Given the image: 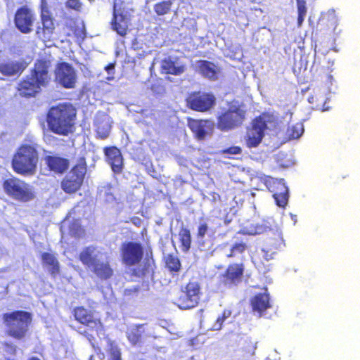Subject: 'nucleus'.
<instances>
[{"mask_svg":"<svg viewBox=\"0 0 360 360\" xmlns=\"http://www.w3.org/2000/svg\"><path fill=\"white\" fill-rule=\"evenodd\" d=\"M51 60L46 58L37 59L29 75L22 77L17 84L16 90L20 97L31 98L39 94L43 88L51 82Z\"/></svg>","mask_w":360,"mask_h":360,"instance_id":"f257e3e1","label":"nucleus"},{"mask_svg":"<svg viewBox=\"0 0 360 360\" xmlns=\"http://www.w3.org/2000/svg\"><path fill=\"white\" fill-rule=\"evenodd\" d=\"M77 109L68 102L51 106L46 115L49 129L59 136H68L75 129Z\"/></svg>","mask_w":360,"mask_h":360,"instance_id":"f03ea898","label":"nucleus"},{"mask_svg":"<svg viewBox=\"0 0 360 360\" xmlns=\"http://www.w3.org/2000/svg\"><path fill=\"white\" fill-rule=\"evenodd\" d=\"M3 323L6 327L5 333L15 340H24L29 335L32 322V315L24 310H15L2 315Z\"/></svg>","mask_w":360,"mask_h":360,"instance_id":"7ed1b4c3","label":"nucleus"},{"mask_svg":"<svg viewBox=\"0 0 360 360\" xmlns=\"http://www.w3.org/2000/svg\"><path fill=\"white\" fill-rule=\"evenodd\" d=\"M39 155L37 148L30 144H22L14 153L11 166L13 170L22 176H32L37 169Z\"/></svg>","mask_w":360,"mask_h":360,"instance_id":"20e7f679","label":"nucleus"},{"mask_svg":"<svg viewBox=\"0 0 360 360\" xmlns=\"http://www.w3.org/2000/svg\"><path fill=\"white\" fill-rule=\"evenodd\" d=\"M97 247L89 245L82 249L79 254V259L82 264L101 281H108L114 275V269L108 259L101 260L95 254Z\"/></svg>","mask_w":360,"mask_h":360,"instance_id":"39448f33","label":"nucleus"},{"mask_svg":"<svg viewBox=\"0 0 360 360\" xmlns=\"http://www.w3.org/2000/svg\"><path fill=\"white\" fill-rule=\"evenodd\" d=\"M72 314L77 323L86 328L83 335L89 341L94 339V337L89 332L94 331L97 335H99L105 331V326L101 317L96 316L94 310L89 309L84 306H77L73 308Z\"/></svg>","mask_w":360,"mask_h":360,"instance_id":"423d86ee","label":"nucleus"},{"mask_svg":"<svg viewBox=\"0 0 360 360\" xmlns=\"http://www.w3.org/2000/svg\"><path fill=\"white\" fill-rule=\"evenodd\" d=\"M246 111L238 102L228 103L227 108L223 109L217 118V127L222 131H228L240 127L245 121Z\"/></svg>","mask_w":360,"mask_h":360,"instance_id":"0eeeda50","label":"nucleus"},{"mask_svg":"<svg viewBox=\"0 0 360 360\" xmlns=\"http://www.w3.org/2000/svg\"><path fill=\"white\" fill-rule=\"evenodd\" d=\"M2 186L9 197L18 201L29 202L34 198L32 186L18 177L11 176L4 180Z\"/></svg>","mask_w":360,"mask_h":360,"instance_id":"6e6552de","label":"nucleus"},{"mask_svg":"<svg viewBox=\"0 0 360 360\" xmlns=\"http://www.w3.org/2000/svg\"><path fill=\"white\" fill-rule=\"evenodd\" d=\"M86 173V163L84 158H80L77 163L74 165L69 174L61 181L60 186L63 191L68 194L78 191L83 183Z\"/></svg>","mask_w":360,"mask_h":360,"instance_id":"1a4fd4ad","label":"nucleus"},{"mask_svg":"<svg viewBox=\"0 0 360 360\" xmlns=\"http://www.w3.org/2000/svg\"><path fill=\"white\" fill-rule=\"evenodd\" d=\"M201 295L200 284L196 281H189L181 289L174 304L181 309H190L198 306Z\"/></svg>","mask_w":360,"mask_h":360,"instance_id":"9d476101","label":"nucleus"},{"mask_svg":"<svg viewBox=\"0 0 360 360\" xmlns=\"http://www.w3.org/2000/svg\"><path fill=\"white\" fill-rule=\"evenodd\" d=\"M269 115L263 113L254 118L251 122L250 127L247 129L245 134V144L248 148H256L262 142L265 131L267 129V122Z\"/></svg>","mask_w":360,"mask_h":360,"instance_id":"9b49d317","label":"nucleus"},{"mask_svg":"<svg viewBox=\"0 0 360 360\" xmlns=\"http://www.w3.org/2000/svg\"><path fill=\"white\" fill-rule=\"evenodd\" d=\"M261 181L272 193L276 204L280 207H285L288 202L289 191L284 180L264 175L261 176Z\"/></svg>","mask_w":360,"mask_h":360,"instance_id":"f8f14e48","label":"nucleus"},{"mask_svg":"<svg viewBox=\"0 0 360 360\" xmlns=\"http://www.w3.org/2000/svg\"><path fill=\"white\" fill-rule=\"evenodd\" d=\"M187 107L197 112H207L216 104V98L212 93L200 91L190 93L186 98Z\"/></svg>","mask_w":360,"mask_h":360,"instance_id":"ddd939ff","label":"nucleus"},{"mask_svg":"<svg viewBox=\"0 0 360 360\" xmlns=\"http://www.w3.org/2000/svg\"><path fill=\"white\" fill-rule=\"evenodd\" d=\"M55 80L65 89H74L77 83V74L75 68L68 62H58L54 70Z\"/></svg>","mask_w":360,"mask_h":360,"instance_id":"4468645a","label":"nucleus"},{"mask_svg":"<svg viewBox=\"0 0 360 360\" xmlns=\"http://www.w3.org/2000/svg\"><path fill=\"white\" fill-rule=\"evenodd\" d=\"M245 266L243 263H231L219 276L218 285L225 288H232L243 281Z\"/></svg>","mask_w":360,"mask_h":360,"instance_id":"2eb2a0df","label":"nucleus"},{"mask_svg":"<svg viewBox=\"0 0 360 360\" xmlns=\"http://www.w3.org/2000/svg\"><path fill=\"white\" fill-rule=\"evenodd\" d=\"M143 255V246L139 242L129 241L121 245V261L127 266L139 264L142 261Z\"/></svg>","mask_w":360,"mask_h":360,"instance_id":"dca6fc26","label":"nucleus"},{"mask_svg":"<svg viewBox=\"0 0 360 360\" xmlns=\"http://www.w3.org/2000/svg\"><path fill=\"white\" fill-rule=\"evenodd\" d=\"M285 247V241L282 234L278 231H271L266 237L264 248L262 250V258L268 262L274 259L275 255Z\"/></svg>","mask_w":360,"mask_h":360,"instance_id":"f3484780","label":"nucleus"},{"mask_svg":"<svg viewBox=\"0 0 360 360\" xmlns=\"http://www.w3.org/2000/svg\"><path fill=\"white\" fill-rule=\"evenodd\" d=\"M33 21V15L28 8L22 6L16 11L14 22L16 27L22 33L28 34L32 31Z\"/></svg>","mask_w":360,"mask_h":360,"instance_id":"a211bd4d","label":"nucleus"},{"mask_svg":"<svg viewBox=\"0 0 360 360\" xmlns=\"http://www.w3.org/2000/svg\"><path fill=\"white\" fill-rule=\"evenodd\" d=\"M156 268L157 266L153 257V251L152 249L150 248L146 252V255L143 259L142 265L141 266L134 268L131 270V275L136 278H144L146 276L153 278Z\"/></svg>","mask_w":360,"mask_h":360,"instance_id":"6ab92c4d","label":"nucleus"},{"mask_svg":"<svg viewBox=\"0 0 360 360\" xmlns=\"http://www.w3.org/2000/svg\"><path fill=\"white\" fill-rule=\"evenodd\" d=\"M56 24L53 15L40 16V25L36 28L37 37L44 41L51 39L55 32Z\"/></svg>","mask_w":360,"mask_h":360,"instance_id":"aec40b11","label":"nucleus"},{"mask_svg":"<svg viewBox=\"0 0 360 360\" xmlns=\"http://www.w3.org/2000/svg\"><path fill=\"white\" fill-rule=\"evenodd\" d=\"M129 19L127 15L117 8L116 4L113 5L112 18L111 20L112 29L119 35L125 37L129 30Z\"/></svg>","mask_w":360,"mask_h":360,"instance_id":"412c9836","label":"nucleus"},{"mask_svg":"<svg viewBox=\"0 0 360 360\" xmlns=\"http://www.w3.org/2000/svg\"><path fill=\"white\" fill-rule=\"evenodd\" d=\"M63 29L68 37L73 36L78 40H83L86 37L84 25L76 18H67L64 22Z\"/></svg>","mask_w":360,"mask_h":360,"instance_id":"4be33fe9","label":"nucleus"},{"mask_svg":"<svg viewBox=\"0 0 360 360\" xmlns=\"http://www.w3.org/2000/svg\"><path fill=\"white\" fill-rule=\"evenodd\" d=\"M234 343L242 359L247 360L255 354L256 345L249 337L237 335Z\"/></svg>","mask_w":360,"mask_h":360,"instance_id":"5701e85b","label":"nucleus"},{"mask_svg":"<svg viewBox=\"0 0 360 360\" xmlns=\"http://www.w3.org/2000/svg\"><path fill=\"white\" fill-rule=\"evenodd\" d=\"M27 64L24 60H6L0 63V74L5 77L20 75L26 69Z\"/></svg>","mask_w":360,"mask_h":360,"instance_id":"b1692460","label":"nucleus"},{"mask_svg":"<svg viewBox=\"0 0 360 360\" xmlns=\"http://www.w3.org/2000/svg\"><path fill=\"white\" fill-rule=\"evenodd\" d=\"M250 304L252 311L257 312L261 316L268 309L271 308L270 296L267 288H265L263 292L255 294L250 299Z\"/></svg>","mask_w":360,"mask_h":360,"instance_id":"393cba45","label":"nucleus"},{"mask_svg":"<svg viewBox=\"0 0 360 360\" xmlns=\"http://www.w3.org/2000/svg\"><path fill=\"white\" fill-rule=\"evenodd\" d=\"M104 151L113 172L121 173L123 168V158L120 150L116 146H108L104 148Z\"/></svg>","mask_w":360,"mask_h":360,"instance_id":"a878e982","label":"nucleus"},{"mask_svg":"<svg viewBox=\"0 0 360 360\" xmlns=\"http://www.w3.org/2000/svg\"><path fill=\"white\" fill-rule=\"evenodd\" d=\"M44 162L50 171L58 174H63L70 165L67 158L56 155H46Z\"/></svg>","mask_w":360,"mask_h":360,"instance_id":"bb28decb","label":"nucleus"},{"mask_svg":"<svg viewBox=\"0 0 360 360\" xmlns=\"http://www.w3.org/2000/svg\"><path fill=\"white\" fill-rule=\"evenodd\" d=\"M160 69L165 74L179 76L186 71V66L182 63H177L172 57L169 56L162 60Z\"/></svg>","mask_w":360,"mask_h":360,"instance_id":"cd10ccee","label":"nucleus"},{"mask_svg":"<svg viewBox=\"0 0 360 360\" xmlns=\"http://www.w3.org/2000/svg\"><path fill=\"white\" fill-rule=\"evenodd\" d=\"M197 63L198 71L202 76L212 81L218 79L220 68L214 63L205 60H200Z\"/></svg>","mask_w":360,"mask_h":360,"instance_id":"c85d7f7f","label":"nucleus"},{"mask_svg":"<svg viewBox=\"0 0 360 360\" xmlns=\"http://www.w3.org/2000/svg\"><path fill=\"white\" fill-rule=\"evenodd\" d=\"M41 259L44 266L49 267L50 274L55 277L60 273V264L55 255L50 252H43Z\"/></svg>","mask_w":360,"mask_h":360,"instance_id":"c756f323","label":"nucleus"},{"mask_svg":"<svg viewBox=\"0 0 360 360\" xmlns=\"http://www.w3.org/2000/svg\"><path fill=\"white\" fill-rule=\"evenodd\" d=\"M165 268L172 274L177 275L181 269V263L178 256L169 253L164 257Z\"/></svg>","mask_w":360,"mask_h":360,"instance_id":"7c9ffc66","label":"nucleus"},{"mask_svg":"<svg viewBox=\"0 0 360 360\" xmlns=\"http://www.w3.org/2000/svg\"><path fill=\"white\" fill-rule=\"evenodd\" d=\"M207 121L188 119V126L198 139H203L207 134L205 129Z\"/></svg>","mask_w":360,"mask_h":360,"instance_id":"2f4dec72","label":"nucleus"},{"mask_svg":"<svg viewBox=\"0 0 360 360\" xmlns=\"http://www.w3.org/2000/svg\"><path fill=\"white\" fill-rule=\"evenodd\" d=\"M179 235L181 250L183 252H187L190 250L192 243L190 230L187 228H181Z\"/></svg>","mask_w":360,"mask_h":360,"instance_id":"473e14b6","label":"nucleus"},{"mask_svg":"<svg viewBox=\"0 0 360 360\" xmlns=\"http://www.w3.org/2000/svg\"><path fill=\"white\" fill-rule=\"evenodd\" d=\"M172 5V0L162 1L154 4L153 10L158 15H165L170 13Z\"/></svg>","mask_w":360,"mask_h":360,"instance_id":"72a5a7b5","label":"nucleus"},{"mask_svg":"<svg viewBox=\"0 0 360 360\" xmlns=\"http://www.w3.org/2000/svg\"><path fill=\"white\" fill-rule=\"evenodd\" d=\"M96 137L101 139H106L110 131V126L107 122L98 121L95 124Z\"/></svg>","mask_w":360,"mask_h":360,"instance_id":"f704fd0d","label":"nucleus"},{"mask_svg":"<svg viewBox=\"0 0 360 360\" xmlns=\"http://www.w3.org/2000/svg\"><path fill=\"white\" fill-rule=\"evenodd\" d=\"M304 132V127L302 124L296 123L289 125L286 130V134L290 139L300 138Z\"/></svg>","mask_w":360,"mask_h":360,"instance_id":"c9c22d12","label":"nucleus"},{"mask_svg":"<svg viewBox=\"0 0 360 360\" xmlns=\"http://www.w3.org/2000/svg\"><path fill=\"white\" fill-rule=\"evenodd\" d=\"M297 9V26L301 27L307 13V3L305 0H296Z\"/></svg>","mask_w":360,"mask_h":360,"instance_id":"e433bc0d","label":"nucleus"},{"mask_svg":"<svg viewBox=\"0 0 360 360\" xmlns=\"http://www.w3.org/2000/svg\"><path fill=\"white\" fill-rule=\"evenodd\" d=\"M85 231L82 225L77 221L71 222L69 226V234L76 238L82 237Z\"/></svg>","mask_w":360,"mask_h":360,"instance_id":"4c0bfd02","label":"nucleus"},{"mask_svg":"<svg viewBox=\"0 0 360 360\" xmlns=\"http://www.w3.org/2000/svg\"><path fill=\"white\" fill-rule=\"evenodd\" d=\"M231 314H232V311L231 309H224L221 314L217 317L215 323H214V325L212 326L213 330H221L223 326L224 322L227 319L231 317Z\"/></svg>","mask_w":360,"mask_h":360,"instance_id":"58836bf2","label":"nucleus"},{"mask_svg":"<svg viewBox=\"0 0 360 360\" xmlns=\"http://www.w3.org/2000/svg\"><path fill=\"white\" fill-rule=\"evenodd\" d=\"M248 245L245 242L235 243L230 249L227 257H234L239 254H243L247 249Z\"/></svg>","mask_w":360,"mask_h":360,"instance_id":"ea45409f","label":"nucleus"},{"mask_svg":"<svg viewBox=\"0 0 360 360\" xmlns=\"http://www.w3.org/2000/svg\"><path fill=\"white\" fill-rule=\"evenodd\" d=\"M209 226L206 220L203 218H200V222L197 229L196 237L198 239H202L205 238L207 233Z\"/></svg>","mask_w":360,"mask_h":360,"instance_id":"a19ab883","label":"nucleus"},{"mask_svg":"<svg viewBox=\"0 0 360 360\" xmlns=\"http://www.w3.org/2000/svg\"><path fill=\"white\" fill-rule=\"evenodd\" d=\"M127 339L132 345H136L141 342L142 335L138 330H131L127 334Z\"/></svg>","mask_w":360,"mask_h":360,"instance_id":"79ce46f5","label":"nucleus"},{"mask_svg":"<svg viewBox=\"0 0 360 360\" xmlns=\"http://www.w3.org/2000/svg\"><path fill=\"white\" fill-rule=\"evenodd\" d=\"M220 153L229 155L228 158H233L231 155H240L242 153V148L238 146H233L220 150Z\"/></svg>","mask_w":360,"mask_h":360,"instance_id":"37998d69","label":"nucleus"},{"mask_svg":"<svg viewBox=\"0 0 360 360\" xmlns=\"http://www.w3.org/2000/svg\"><path fill=\"white\" fill-rule=\"evenodd\" d=\"M108 354L110 357V360H122L120 349L112 342L110 343Z\"/></svg>","mask_w":360,"mask_h":360,"instance_id":"c03bdc74","label":"nucleus"},{"mask_svg":"<svg viewBox=\"0 0 360 360\" xmlns=\"http://www.w3.org/2000/svg\"><path fill=\"white\" fill-rule=\"evenodd\" d=\"M65 4L68 8L77 11H80L82 6L79 0H67Z\"/></svg>","mask_w":360,"mask_h":360,"instance_id":"a18cd8bd","label":"nucleus"},{"mask_svg":"<svg viewBox=\"0 0 360 360\" xmlns=\"http://www.w3.org/2000/svg\"><path fill=\"white\" fill-rule=\"evenodd\" d=\"M39 8H40V12H39L40 16L52 15L46 0H41Z\"/></svg>","mask_w":360,"mask_h":360,"instance_id":"49530a36","label":"nucleus"},{"mask_svg":"<svg viewBox=\"0 0 360 360\" xmlns=\"http://www.w3.org/2000/svg\"><path fill=\"white\" fill-rule=\"evenodd\" d=\"M5 351L11 355H15L16 353V346L10 342H6L3 344Z\"/></svg>","mask_w":360,"mask_h":360,"instance_id":"de8ad7c7","label":"nucleus"},{"mask_svg":"<svg viewBox=\"0 0 360 360\" xmlns=\"http://www.w3.org/2000/svg\"><path fill=\"white\" fill-rule=\"evenodd\" d=\"M105 201L108 202L117 201L116 198L110 192L105 193Z\"/></svg>","mask_w":360,"mask_h":360,"instance_id":"09e8293b","label":"nucleus"},{"mask_svg":"<svg viewBox=\"0 0 360 360\" xmlns=\"http://www.w3.org/2000/svg\"><path fill=\"white\" fill-rule=\"evenodd\" d=\"M261 269L264 271L269 270V264L265 263L261 258Z\"/></svg>","mask_w":360,"mask_h":360,"instance_id":"8fccbe9b","label":"nucleus"},{"mask_svg":"<svg viewBox=\"0 0 360 360\" xmlns=\"http://www.w3.org/2000/svg\"><path fill=\"white\" fill-rule=\"evenodd\" d=\"M114 68H115V64H114V63H109V64H108V65L105 67V70H106L107 72H109V71H110V70L114 69Z\"/></svg>","mask_w":360,"mask_h":360,"instance_id":"3c124183","label":"nucleus"},{"mask_svg":"<svg viewBox=\"0 0 360 360\" xmlns=\"http://www.w3.org/2000/svg\"><path fill=\"white\" fill-rule=\"evenodd\" d=\"M28 360H40V359L38 357L32 356V357L28 359Z\"/></svg>","mask_w":360,"mask_h":360,"instance_id":"603ef678","label":"nucleus"},{"mask_svg":"<svg viewBox=\"0 0 360 360\" xmlns=\"http://www.w3.org/2000/svg\"><path fill=\"white\" fill-rule=\"evenodd\" d=\"M328 108H325L324 106H323V108H321L323 111L328 110Z\"/></svg>","mask_w":360,"mask_h":360,"instance_id":"864d4df0","label":"nucleus"}]
</instances>
